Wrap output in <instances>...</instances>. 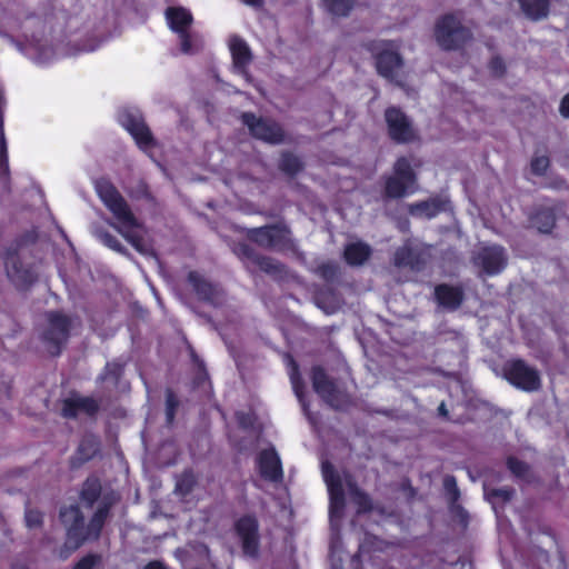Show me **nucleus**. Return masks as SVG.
Listing matches in <instances>:
<instances>
[{
  "label": "nucleus",
  "instance_id": "obj_1",
  "mask_svg": "<svg viewBox=\"0 0 569 569\" xmlns=\"http://www.w3.org/2000/svg\"><path fill=\"white\" fill-rule=\"evenodd\" d=\"M96 191L113 214L116 222H110V226L116 228L137 251L144 256L153 254L151 246L146 240L143 224L132 213L118 189L109 180L100 179L96 182Z\"/></svg>",
  "mask_w": 569,
  "mask_h": 569
},
{
  "label": "nucleus",
  "instance_id": "obj_2",
  "mask_svg": "<svg viewBox=\"0 0 569 569\" xmlns=\"http://www.w3.org/2000/svg\"><path fill=\"white\" fill-rule=\"evenodd\" d=\"M117 500L118 497L113 492L104 495L87 526H84V519L78 506L71 505L70 507L61 509L60 518L67 526L68 543L76 549L87 540H97L109 517L110 509Z\"/></svg>",
  "mask_w": 569,
  "mask_h": 569
},
{
  "label": "nucleus",
  "instance_id": "obj_3",
  "mask_svg": "<svg viewBox=\"0 0 569 569\" xmlns=\"http://www.w3.org/2000/svg\"><path fill=\"white\" fill-rule=\"evenodd\" d=\"M247 237L264 249L277 251L297 250L291 230L283 223L248 229Z\"/></svg>",
  "mask_w": 569,
  "mask_h": 569
},
{
  "label": "nucleus",
  "instance_id": "obj_4",
  "mask_svg": "<svg viewBox=\"0 0 569 569\" xmlns=\"http://www.w3.org/2000/svg\"><path fill=\"white\" fill-rule=\"evenodd\" d=\"M368 50L371 51L376 58L378 73L399 87H402V59L395 50L393 43L388 41H372L368 44Z\"/></svg>",
  "mask_w": 569,
  "mask_h": 569
},
{
  "label": "nucleus",
  "instance_id": "obj_5",
  "mask_svg": "<svg viewBox=\"0 0 569 569\" xmlns=\"http://www.w3.org/2000/svg\"><path fill=\"white\" fill-rule=\"evenodd\" d=\"M164 14L169 28L179 36L181 51L187 54L197 52L201 47V40L189 31L193 22L190 10L183 7H169Z\"/></svg>",
  "mask_w": 569,
  "mask_h": 569
},
{
  "label": "nucleus",
  "instance_id": "obj_6",
  "mask_svg": "<svg viewBox=\"0 0 569 569\" xmlns=\"http://www.w3.org/2000/svg\"><path fill=\"white\" fill-rule=\"evenodd\" d=\"M438 44L445 50H458L471 40L472 33L453 14L442 17L435 31Z\"/></svg>",
  "mask_w": 569,
  "mask_h": 569
},
{
  "label": "nucleus",
  "instance_id": "obj_7",
  "mask_svg": "<svg viewBox=\"0 0 569 569\" xmlns=\"http://www.w3.org/2000/svg\"><path fill=\"white\" fill-rule=\"evenodd\" d=\"M395 176L386 181V196L389 198H401L416 190V174L410 161L402 157L395 163Z\"/></svg>",
  "mask_w": 569,
  "mask_h": 569
},
{
  "label": "nucleus",
  "instance_id": "obj_8",
  "mask_svg": "<svg viewBox=\"0 0 569 569\" xmlns=\"http://www.w3.org/2000/svg\"><path fill=\"white\" fill-rule=\"evenodd\" d=\"M503 375L512 386L525 391H536L541 386L538 370L521 359L507 361Z\"/></svg>",
  "mask_w": 569,
  "mask_h": 569
},
{
  "label": "nucleus",
  "instance_id": "obj_9",
  "mask_svg": "<svg viewBox=\"0 0 569 569\" xmlns=\"http://www.w3.org/2000/svg\"><path fill=\"white\" fill-rule=\"evenodd\" d=\"M311 380L313 390L330 407L339 409L348 402L346 392L333 379L328 377L325 369L320 366L312 368Z\"/></svg>",
  "mask_w": 569,
  "mask_h": 569
},
{
  "label": "nucleus",
  "instance_id": "obj_10",
  "mask_svg": "<svg viewBox=\"0 0 569 569\" xmlns=\"http://www.w3.org/2000/svg\"><path fill=\"white\" fill-rule=\"evenodd\" d=\"M48 328L42 333V340L48 352L58 356L62 346L67 342L70 331V319L60 312L47 315Z\"/></svg>",
  "mask_w": 569,
  "mask_h": 569
},
{
  "label": "nucleus",
  "instance_id": "obj_11",
  "mask_svg": "<svg viewBox=\"0 0 569 569\" xmlns=\"http://www.w3.org/2000/svg\"><path fill=\"white\" fill-rule=\"evenodd\" d=\"M120 124L132 136L139 148L146 150L154 146L150 129L146 124L139 110L124 108L119 111Z\"/></svg>",
  "mask_w": 569,
  "mask_h": 569
},
{
  "label": "nucleus",
  "instance_id": "obj_12",
  "mask_svg": "<svg viewBox=\"0 0 569 569\" xmlns=\"http://www.w3.org/2000/svg\"><path fill=\"white\" fill-rule=\"evenodd\" d=\"M322 477L328 487L330 498V519L340 518L345 508V473L340 475L330 462H322Z\"/></svg>",
  "mask_w": 569,
  "mask_h": 569
},
{
  "label": "nucleus",
  "instance_id": "obj_13",
  "mask_svg": "<svg viewBox=\"0 0 569 569\" xmlns=\"http://www.w3.org/2000/svg\"><path fill=\"white\" fill-rule=\"evenodd\" d=\"M472 262L482 273L496 276L506 268L508 256L501 246H487L475 251Z\"/></svg>",
  "mask_w": 569,
  "mask_h": 569
},
{
  "label": "nucleus",
  "instance_id": "obj_14",
  "mask_svg": "<svg viewBox=\"0 0 569 569\" xmlns=\"http://www.w3.org/2000/svg\"><path fill=\"white\" fill-rule=\"evenodd\" d=\"M22 258L23 249H8L4 256L7 276L17 288H26L36 280L34 271Z\"/></svg>",
  "mask_w": 569,
  "mask_h": 569
},
{
  "label": "nucleus",
  "instance_id": "obj_15",
  "mask_svg": "<svg viewBox=\"0 0 569 569\" xmlns=\"http://www.w3.org/2000/svg\"><path fill=\"white\" fill-rule=\"evenodd\" d=\"M241 118L243 124L249 128L250 133L254 138L272 144H279L284 141V132L277 122L257 118L251 112H244Z\"/></svg>",
  "mask_w": 569,
  "mask_h": 569
},
{
  "label": "nucleus",
  "instance_id": "obj_16",
  "mask_svg": "<svg viewBox=\"0 0 569 569\" xmlns=\"http://www.w3.org/2000/svg\"><path fill=\"white\" fill-rule=\"evenodd\" d=\"M188 283L197 295L198 299L208 305L218 308L226 302V292L223 289L198 271L188 273Z\"/></svg>",
  "mask_w": 569,
  "mask_h": 569
},
{
  "label": "nucleus",
  "instance_id": "obj_17",
  "mask_svg": "<svg viewBox=\"0 0 569 569\" xmlns=\"http://www.w3.org/2000/svg\"><path fill=\"white\" fill-rule=\"evenodd\" d=\"M385 117L392 140L397 142H408L415 138V130L411 122L400 109L391 107L386 110Z\"/></svg>",
  "mask_w": 569,
  "mask_h": 569
},
{
  "label": "nucleus",
  "instance_id": "obj_18",
  "mask_svg": "<svg viewBox=\"0 0 569 569\" xmlns=\"http://www.w3.org/2000/svg\"><path fill=\"white\" fill-rule=\"evenodd\" d=\"M236 531L241 540L242 550L249 557H257L259 550L258 521L244 516L236 522Z\"/></svg>",
  "mask_w": 569,
  "mask_h": 569
},
{
  "label": "nucleus",
  "instance_id": "obj_19",
  "mask_svg": "<svg viewBox=\"0 0 569 569\" xmlns=\"http://www.w3.org/2000/svg\"><path fill=\"white\" fill-rule=\"evenodd\" d=\"M229 49L232 57V70L234 73L242 76L246 81H251V76L248 72V67L252 61V54L247 42L238 37L233 36L229 39Z\"/></svg>",
  "mask_w": 569,
  "mask_h": 569
},
{
  "label": "nucleus",
  "instance_id": "obj_20",
  "mask_svg": "<svg viewBox=\"0 0 569 569\" xmlns=\"http://www.w3.org/2000/svg\"><path fill=\"white\" fill-rule=\"evenodd\" d=\"M261 477L271 482H279L283 478L282 465L274 448L262 450L257 458Z\"/></svg>",
  "mask_w": 569,
  "mask_h": 569
},
{
  "label": "nucleus",
  "instance_id": "obj_21",
  "mask_svg": "<svg viewBox=\"0 0 569 569\" xmlns=\"http://www.w3.org/2000/svg\"><path fill=\"white\" fill-rule=\"evenodd\" d=\"M99 408L100 403L94 398L74 395L63 401L62 416L69 419L77 418L80 413L94 416Z\"/></svg>",
  "mask_w": 569,
  "mask_h": 569
},
{
  "label": "nucleus",
  "instance_id": "obj_22",
  "mask_svg": "<svg viewBox=\"0 0 569 569\" xmlns=\"http://www.w3.org/2000/svg\"><path fill=\"white\" fill-rule=\"evenodd\" d=\"M558 207L551 203L538 206L530 216V224L541 233H550L556 224Z\"/></svg>",
  "mask_w": 569,
  "mask_h": 569
},
{
  "label": "nucleus",
  "instance_id": "obj_23",
  "mask_svg": "<svg viewBox=\"0 0 569 569\" xmlns=\"http://www.w3.org/2000/svg\"><path fill=\"white\" fill-rule=\"evenodd\" d=\"M435 298L439 306L453 311L457 310L463 301V290L461 287L447 283L438 284L435 288Z\"/></svg>",
  "mask_w": 569,
  "mask_h": 569
},
{
  "label": "nucleus",
  "instance_id": "obj_24",
  "mask_svg": "<svg viewBox=\"0 0 569 569\" xmlns=\"http://www.w3.org/2000/svg\"><path fill=\"white\" fill-rule=\"evenodd\" d=\"M99 437L87 433L82 437L74 456L71 459V466L78 468L84 462L91 460L100 451Z\"/></svg>",
  "mask_w": 569,
  "mask_h": 569
},
{
  "label": "nucleus",
  "instance_id": "obj_25",
  "mask_svg": "<svg viewBox=\"0 0 569 569\" xmlns=\"http://www.w3.org/2000/svg\"><path fill=\"white\" fill-rule=\"evenodd\" d=\"M393 262L397 267H408L417 271L423 266L420 251L410 241L405 242L403 246L396 250Z\"/></svg>",
  "mask_w": 569,
  "mask_h": 569
},
{
  "label": "nucleus",
  "instance_id": "obj_26",
  "mask_svg": "<svg viewBox=\"0 0 569 569\" xmlns=\"http://www.w3.org/2000/svg\"><path fill=\"white\" fill-rule=\"evenodd\" d=\"M289 366H290L289 377H290V381H291L295 395L298 398L299 403L302 407L303 413L306 415L308 420L311 423H315V418H313L312 413L310 412L309 403L307 402L306 397H305V385H303L302 378L299 373V367L292 358H289Z\"/></svg>",
  "mask_w": 569,
  "mask_h": 569
},
{
  "label": "nucleus",
  "instance_id": "obj_27",
  "mask_svg": "<svg viewBox=\"0 0 569 569\" xmlns=\"http://www.w3.org/2000/svg\"><path fill=\"white\" fill-rule=\"evenodd\" d=\"M371 254V248L361 241L351 242L345 248V259L350 266L363 264Z\"/></svg>",
  "mask_w": 569,
  "mask_h": 569
},
{
  "label": "nucleus",
  "instance_id": "obj_28",
  "mask_svg": "<svg viewBox=\"0 0 569 569\" xmlns=\"http://www.w3.org/2000/svg\"><path fill=\"white\" fill-rule=\"evenodd\" d=\"M523 13L531 20L538 21L549 13L550 0H518Z\"/></svg>",
  "mask_w": 569,
  "mask_h": 569
},
{
  "label": "nucleus",
  "instance_id": "obj_29",
  "mask_svg": "<svg viewBox=\"0 0 569 569\" xmlns=\"http://www.w3.org/2000/svg\"><path fill=\"white\" fill-rule=\"evenodd\" d=\"M345 482L346 487L352 498V501L358 506L359 512H367L370 511L372 508L371 499L370 497L360 490L355 482L353 478L345 472Z\"/></svg>",
  "mask_w": 569,
  "mask_h": 569
},
{
  "label": "nucleus",
  "instance_id": "obj_30",
  "mask_svg": "<svg viewBox=\"0 0 569 569\" xmlns=\"http://www.w3.org/2000/svg\"><path fill=\"white\" fill-rule=\"evenodd\" d=\"M252 266L258 267L261 271L277 279H282L287 273L286 266L283 263L271 257L262 254H258Z\"/></svg>",
  "mask_w": 569,
  "mask_h": 569
},
{
  "label": "nucleus",
  "instance_id": "obj_31",
  "mask_svg": "<svg viewBox=\"0 0 569 569\" xmlns=\"http://www.w3.org/2000/svg\"><path fill=\"white\" fill-rule=\"evenodd\" d=\"M445 209V202L440 200L421 201L410 204L409 211L412 216L433 218Z\"/></svg>",
  "mask_w": 569,
  "mask_h": 569
},
{
  "label": "nucleus",
  "instance_id": "obj_32",
  "mask_svg": "<svg viewBox=\"0 0 569 569\" xmlns=\"http://www.w3.org/2000/svg\"><path fill=\"white\" fill-rule=\"evenodd\" d=\"M279 169L288 176H296L303 169V163L299 157L291 152H283L279 162Z\"/></svg>",
  "mask_w": 569,
  "mask_h": 569
},
{
  "label": "nucleus",
  "instance_id": "obj_33",
  "mask_svg": "<svg viewBox=\"0 0 569 569\" xmlns=\"http://www.w3.org/2000/svg\"><path fill=\"white\" fill-rule=\"evenodd\" d=\"M101 493V485L98 479H88L81 491V500L88 506L92 507L99 499Z\"/></svg>",
  "mask_w": 569,
  "mask_h": 569
},
{
  "label": "nucleus",
  "instance_id": "obj_34",
  "mask_svg": "<svg viewBox=\"0 0 569 569\" xmlns=\"http://www.w3.org/2000/svg\"><path fill=\"white\" fill-rule=\"evenodd\" d=\"M328 12L336 17H346L353 8L355 0H321Z\"/></svg>",
  "mask_w": 569,
  "mask_h": 569
},
{
  "label": "nucleus",
  "instance_id": "obj_35",
  "mask_svg": "<svg viewBox=\"0 0 569 569\" xmlns=\"http://www.w3.org/2000/svg\"><path fill=\"white\" fill-rule=\"evenodd\" d=\"M92 233L93 236L99 240L101 241L104 246H107L108 248L119 252V253H124L126 252V249L120 243V241L113 236L111 234L109 231L102 229V228H99V227H94L92 229Z\"/></svg>",
  "mask_w": 569,
  "mask_h": 569
},
{
  "label": "nucleus",
  "instance_id": "obj_36",
  "mask_svg": "<svg viewBox=\"0 0 569 569\" xmlns=\"http://www.w3.org/2000/svg\"><path fill=\"white\" fill-rule=\"evenodd\" d=\"M9 177L8 148L4 137L3 123L0 124V179L6 183Z\"/></svg>",
  "mask_w": 569,
  "mask_h": 569
},
{
  "label": "nucleus",
  "instance_id": "obj_37",
  "mask_svg": "<svg viewBox=\"0 0 569 569\" xmlns=\"http://www.w3.org/2000/svg\"><path fill=\"white\" fill-rule=\"evenodd\" d=\"M233 252L237 257H239L243 262L253 263L256 258L258 257V252L248 244L247 242H238L233 247Z\"/></svg>",
  "mask_w": 569,
  "mask_h": 569
},
{
  "label": "nucleus",
  "instance_id": "obj_38",
  "mask_svg": "<svg viewBox=\"0 0 569 569\" xmlns=\"http://www.w3.org/2000/svg\"><path fill=\"white\" fill-rule=\"evenodd\" d=\"M72 569H102V558L100 555L89 553L82 557Z\"/></svg>",
  "mask_w": 569,
  "mask_h": 569
},
{
  "label": "nucleus",
  "instance_id": "obj_39",
  "mask_svg": "<svg viewBox=\"0 0 569 569\" xmlns=\"http://www.w3.org/2000/svg\"><path fill=\"white\" fill-rule=\"evenodd\" d=\"M179 406V401L171 390H167L166 392V418L167 423L171 425L174 420L176 411Z\"/></svg>",
  "mask_w": 569,
  "mask_h": 569
},
{
  "label": "nucleus",
  "instance_id": "obj_40",
  "mask_svg": "<svg viewBox=\"0 0 569 569\" xmlns=\"http://www.w3.org/2000/svg\"><path fill=\"white\" fill-rule=\"evenodd\" d=\"M549 167V159L546 156L535 157L531 161V171L535 174L542 176Z\"/></svg>",
  "mask_w": 569,
  "mask_h": 569
},
{
  "label": "nucleus",
  "instance_id": "obj_41",
  "mask_svg": "<svg viewBox=\"0 0 569 569\" xmlns=\"http://www.w3.org/2000/svg\"><path fill=\"white\" fill-rule=\"evenodd\" d=\"M122 372V366L119 363H108L106 366L104 375L101 376L102 380L111 379L113 383H117Z\"/></svg>",
  "mask_w": 569,
  "mask_h": 569
},
{
  "label": "nucleus",
  "instance_id": "obj_42",
  "mask_svg": "<svg viewBox=\"0 0 569 569\" xmlns=\"http://www.w3.org/2000/svg\"><path fill=\"white\" fill-rule=\"evenodd\" d=\"M507 465L510 471L518 477L525 476L528 471V466L517 458H509Z\"/></svg>",
  "mask_w": 569,
  "mask_h": 569
},
{
  "label": "nucleus",
  "instance_id": "obj_43",
  "mask_svg": "<svg viewBox=\"0 0 569 569\" xmlns=\"http://www.w3.org/2000/svg\"><path fill=\"white\" fill-rule=\"evenodd\" d=\"M24 519L28 528H37L42 522V515L38 510L27 509Z\"/></svg>",
  "mask_w": 569,
  "mask_h": 569
},
{
  "label": "nucleus",
  "instance_id": "obj_44",
  "mask_svg": "<svg viewBox=\"0 0 569 569\" xmlns=\"http://www.w3.org/2000/svg\"><path fill=\"white\" fill-rule=\"evenodd\" d=\"M443 488L449 495H451L453 501H456L459 498V489L457 486V480L453 476L445 477Z\"/></svg>",
  "mask_w": 569,
  "mask_h": 569
},
{
  "label": "nucleus",
  "instance_id": "obj_45",
  "mask_svg": "<svg viewBox=\"0 0 569 569\" xmlns=\"http://www.w3.org/2000/svg\"><path fill=\"white\" fill-rule=\"evenodd\" d=\"M318 273L326 280H331L337 274V267L331 263H323L318 267Z\"/></svg>",
  "mask_w": 569,
  "mask_h": 569
},
{
  "label": "nucleus",
  "instance_id": "obj_46",
  "mask_svg": "<svg viewBox=\"0 0 569 569\" xmlns=\"http://www.w3.org/2000/svg\"><path fill=\"white\" fill-rule=\"evenodd\" d=\"M316 305L326 313H332L337 309V301L327 302L322 295H317L315 298Z\"/></svg>",
  "mask_w": 569,
  "mask_h": 569
},
{
  "label": "nucleus",
  "instance_id": "obj_47",
  "mask_svg": "<svg viewBox=\"0 0 569 569\" xmlns=\"http://www.w3.org/2000/svg\"><path fill=\"white\" fill-rule=\"evenodd\" d=\"M493 498H497L503 502L511 500L515 495V490L511 488H499L493 489L490 493Z\"/></svg>",
  "mask_w": 569,
  "mask_h": 569
},
{
  "label": "nucleus",
  "instance_id": "obj_48",
  "mask_svg": "<svg viewBox=\"0 0 569 569\" xmlns=\"http://www.w3.org/2000/svg\"><path fill=\"white\" fill-rule=\"evenodd\" d=\"M191 487H192L191 478L189 476H184L183 478L178 480V482L176 485V491L184 496L191 491Z\"/></svg>",
  "mask_w": 569,
  "mask_h": 569
},
{
  "label": "nucleus",
  "instance_id": "obj_49",
  "mask_svg": "<svg viewBox=\"0 0 569 569\" xmlns=\"http://www.w3.org/2000/svg\"><path fill=\"white\" fill-rule=\"evenodd\" d=\"M489 68L492 72V74L500 77L503 74L506 67L501 58L495 57L491 59L489 63Z\"/></svg>",
  "mask_w": 569,
  "mask_h": 569
},
{
  "label": "nucleus",
  "instance_id": "obj_50",
  "mask_svg": "<svg viewBox=\"0 0 569 569\" xmlns=\"http://www.w3.org/2000/svg\"><path fill=\"white\" fill-rule=\"evenodd\" d=\"M236 417L239 425L243 428H249L253 425V417L250 413L237 412Z\"/></svg>",
  "mask_w": 569,
  "mask_h": 569
},
{
  "label": "nucleus",
  "instance_id": "obj_51",
  "mask_svg": "<svg viewBox=\"0 0 569 569\" xmlns=\"http://www.w3.org/2000/svg\"><path fill=\"white\" fill-rule=\"evenodd\" d=\"M559 111L562 117L569 118V93L562 98Z\"/></svg>",
  "mask_w": 569,
  "mask_h": 569
},
{
  "label": "nucleus",
  "instance_id": "obj_52",
  "mask_svg": "<svg viewBox=\"0 0 569 569\" xmlns=\"http://www.w3.org/2000/svg\"><path fill=\"white\" fill-rule=\"evenodd\" d=\"M6 104H7V101H6L4 92L0 88V124H2V121H3V112H4Z\"/></svg>",
  "mask_w": 569,
  "mask_h": 569
},
{
  "label": "nucleus",
  "instance_id": "obj_53",
  "mask_svg": "<svg viewBox=\"0 0 569 569\" xmlns=\"http://www.w3.org/2000/svg\"><path fill=\"white\" fill-rule=\"evenodd\" d=\"M143 569H167L166 566L160 561H151Z\"/></svg>",
  "mask_w": 569,
  "mask_h": 569
},
{
  "label": "nucleus",
  "instance_id": "obj_54",
  "mask_svg": "<svg viewBox=\"0 0 569 569\" xmlns=\"http://www.w3.org/2000/svg\"><path fill=\"white\" fill-rule=\"evenodd\" d=\"M247 6L253 7V8H260L263 4V0H241Z\"/></svg>",
  "mask_w": 569,
  "mask_h": 569
},
{
  "label": "nucleus",
  "instance_id": "obj_55",
  "mask_svg": "<svg viewBox=\"0 0 569 569\" xmlns=\"http://www.w3.org/2000/svg\"><path fill=\"white\" fill-rule=\"evenodd\" d=\"M438 415L443 417V418H447L448 417V410H447V407H446V403L445 402H441L438 407Z\"/></svg>",
  "mask_w": 569,
  "mask_h": 569
},
{
  "label": "nucleus",
  "instance_id": "obj_56",
  "mask_svg": "<svg viewBox=\"0 0 569 569\" xmlns=\"http://www.w3.org/2000/svg\"><path fill=\"white\" fill-rule=\"evenodd\" d=\"M12 569H29V567L26 563H13Z\"/></svg>",
  "mask_w": 569,
  "mask_h": 569
},
{
  "label": "nucleus",
  "instance_id": "obj_57",
  "mask_svg": "<svg viewBox=\"0 0 569 569\" xmlns=\"http://www.w3.org/2000/svg\"><path fill=\"white\" fill-rule=\"evenodd\" d=\"M244 264H246V268L249 270V272H252V269H250V264H251V263H247V262H244Z\"/></svg>",
  "mask_w": 569,
  "mask_h": 569
},
{
  "label": "nucleus",
  "instance_id": "obj_58",
  "mask_svg": "<svg viewBox=\"0 0 569 569\" xmlns=\"http://www.w3.org/2000/svg\"><path fill=\"white\" fill-rule=\"evenodd\" d=\"M383 569H396V568H395V567H392V566H387V567H385Z\"/></svg>",
  "mask_w": 569,
  "mask_h": 569
}]
</instances>
